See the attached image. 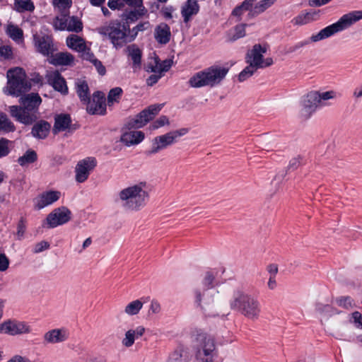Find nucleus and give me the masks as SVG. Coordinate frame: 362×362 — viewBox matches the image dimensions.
<instances>
[{"instance_id": "obj_1", "label": "nucleus", "mask_w": 362, "mask_h": 362, "mask_svg": "<svg viewBox=\"0 0 362 362\" xmlns=\"http://www.w3.org/2000/svg\"><path fill=\"white\" fill-rule=\"evenodd\" d=\"M361 19H362V11H354L344 14L336 23L325 27L317 33L313 34L310 37V40L297 42L291 48V52H295L296 50L308 45L310 41L316 42L327 39L337 33L349 28L354 23Z\"/></svg>"}, {"instance_id": "obj_2", "label": "nucleus", "mask_w": 362, "mask_h": 362, "mask_svg": "<svg viewBox=\"0 0 362 362\" xmlns=\"http://www.w3.org/2000/svg\"><path fill=\"white\" fill-rule=\"evenodd\" d=\"M147 188L145 182L129 185L118 192L117 202L126 210L139 211L149 199Z\"/></svg>"}, {"instance_id": "obj_3", "label": "nucleus", "mask_w": 362, "mask_h": 362, "mask_svg": "<svg viewBox=\"0 0 362 362\" xmlns=\"http://www.w3.org/2000/svg\"><path fill=\"white\" fill-rule=\"evenodd\" d=\"M20 106L12 105L10 108L11 115L17 121L25 124H30L37 117L38 107L42 99L37 93L25 95L19 99Z\"/></svg>"}, {"instance_id": "obj_4", "label": "nucleus", "mask_w": 362, "mask_h": 362, "mask_svg": "<svg viewBox=\"0 0 362 362\" xmlns=\"http://www.w3.org/2000/svg\"><path fill=\"white\" fill-rule=\"evenodd\" d=\"M340 95L335 90L327 91L311 90L305 95L301 100V115L305 119L309 118L319 107L329 105V100H334Z\"/></svg>"}, {"instance_id": "obj_5", "label": "nucleus", "mask_w": 362, "mask_h": 362, "mask_svg": "<svg viewBox=\"0 0 362 362\" xmlns=\"http://www.w3.org/2000/svg\"><path fill=\"white\" fill-rule=\"evenodd\" d=\"M267 49L259 44L255 45L246 54L245 61L248 65L240 73L238 80L243 82L252 76L259 69H264L273 64L272 58H263Z\"/></svg>"}, {"instance_id": "obj_6", "label": "nucleus", "mask_w": 362, "mask_h": 362, "mask_svg": "<svg viewBox=\"0 0 362 362\" xmlns=\"http://www.w3.org/2000/svg\"><path fill=\"white\" fill-rule=\"evenodd\" d=\"M228 72V69L227 68L211 66L196 73L190 78L189 83L193 88L213 87L219 84L226 77Z\"/></svg>"}, {"instance_id": "obj_7", "label": "nucleus", "mask_w": 362, "mask_h": 362, "mask_svg": "<svg viewBox=\"0 0 362 362\" xmlns=\"http://www.w3.org/2000/svg\"><path fill=\"white\" fill-rule=\"evenodd\" d=\"M98 32L102 36L107 37L116 49L121 48L127 42H132L129 40V25L118 21L110 22L107 25L98 28Z\"/></svg>"}, {"instance_id": "obj_8", "label": "nucleus", "mask_w": 362, "mask_h": 362, "mask_svg": "<svg viewBox=\"0 0 362 362\" xmlns=\"http://www.w3.org/2000/svg\"><path fill=\"white\" fill-rule=\"evenodd\" d=\"M192 348L197 362H214L216 344L211 336L204 332L197 333L193 337Z\"/></svg>"}, {"instance_id": "obj_9", "label": "nucleus", "mask_w": 362, "mask_h": 362, "mask_svg": "<svg viewBox=\"0 0 362 362\" xmlns=\"http://www.w3.org/2000/svg\"><path fill=\"white\" fill-rule=\"evenodd\" d=\"M8 83L5 93L8 95L18 97L28 92L31 87L27 81L23 69L16 67L7 71Z\"/></svg>"}, {"instance_id": "obj_10", "label": "nucleus", "mask_w": 362, "mask_h": 362, "mask_svg": "<svg viewBox=\"0 0 362 362\" xmlns=\"http://www.w3.org/2000/svg\"><path fill=\"white\" fill-rule=\"evenodd\" d=\"M218 293L216 289L206 288H196L194 291V303L200 308L204 314L209 317H215L218 315V313L214 310V304L215 298Z\"/></svg>"}, {"instance_id": "obj_11", "label": "nucleus", "mask_w": 362, "mask_h": 362, "mask_svg": "<svg viewBox=\"0 0 362 362\" xmlns=\"http://www.w3.org/2000/svg\"><path fill=\"white\" fill-rule=\"evenodd\" d=\"M163 105L161 104L150 105L139 112L134 118L129 119L122 129L131 130L143 127L160 111Z\"/></svg>"}, {"instance_id": "obj_12", "label": "nucleus", "mask_w": 362, "mask_h": 362, "mask_svg": "<svg viewBox=\"0 0 362 362\" xmlns=\"http://www.w3.org/2000/svg\"><path fill=\"white\" fill-rule=\"evenodd\" d=\"M62 13H64L60 16H57L53 21V26L56 30H66L76 33L82 30V23L77 17L66 15V11H62Z\"/></svg>"}, {"instance_id": "obj_13", "label": "nucleus", "mask_w": 362, "mask_h": 362, "mask_svg": "<svg viewBox=\"0 0 362 362\" xmlns=\"http://www.w3.org/2000/svg\"><path fill=\"white\" fill-rule=\"evenodd\" d=\"M31 327L26 322L15 320H8L0 324V333L11 336L28 334Z\"/></svg>"}, {"instance_id": "obj_14", "label": "nucleus", "mask_w": 362, "mask_h": 362, "mask_svg": "<svg viewBox=\"0 0 362 362\" xmlns=\"http://www.w3.org/2000/svg\"><path fill=\"white\" fill-rule=\"evenodd\" d=\"M71 218V211L65 206H61L54 209L46 218L48 227L53 228L69 222Z\"/></svg>"}, {"instance_id": "obj_15", "label": "nucleus", "mask_w": 362, "mask_h": 362, "mask_svg": "<svg viewBox=\"0 0 362 362\" xmlns=\"http://www.w3.org/2000/svg\"><path fill=\"white\" fill-rule=\"evenodd\" d=\"M96 165L97 160L94 157H87L79 160L75 168L76 181L79 183L84 182Z\"/></svg>"}, {"instance_id": "obj_16", "label": "nucleus", "mask_w": 362, "mask_h": 362, "mask_svg": "<svg viewBox=\"0 0 362 362\" xmlns=\"http://www.w3.org/2000/svg\"><path fill=\"white\" fill-rule=\"evenodd\" d=\"M86 110L91 115H104L106 114V99L105 94L101 91L93 93L92 98L86 103Z\"/></svg>"}, {"instance_id": "obj_17", "label": "nucleus", "mask_w": 362, "mask_h": 362, "mask_svg": "<svg viewBox=\"0 0 362 362\" xmlns=\"http://www.w3.org/2000/svg\"><path fill=\"white\" fill-rule=\"evenodd\" d=\"M33 40L37 51L44 56L52 55L55 51L53 39L50 35H35Z\"/></svg>"}, {"instance_id": "obj_18", "label": "nucleus", "mask_w": 362, "mask_h": 362, "mask_svg": "<svg viewBox=\"0 0 362 362\" xmlns=\"http://www.w3.org/2000/svg\"><path fill=\"white\" fill-rule=\"evenodd\" d=\"M175 143V141L170 132L156 136L152 140L151 149L147 151L148 155L156 154L160 151L168 148Z\"/></svg>"}, {"instance_id": "obj_19", "label": "nucleus", "mask_w": 362, "mask_h": 362, "mask_svg": "<svg viewBox=\"0 0 362 362\" xmlns=\"http://www.w3.org/2000/svg\"><path fill=\"white\" fill-rule=\"evenodd\" d=\"M238 312L249 319L256 320L261 312L259 303L257 299L250 295Z\"/></svg>"}, {"instance_id": "obj_20", "label": "nucleus", "mask_w": 362, "mask_h": 362, "mask_svg": "<svg viewBox=\"0 0 362 362\" xmlns=\"http://www.w3.org/2000/svg\"><path fill=\"white\" fill-rule=\"evenodd\" d=\"M46 79L48 84L53 88L63 95L68 93V88L65 79L58 71H49L46 74Z\"/></svg>"}, {"instance_id": "obj_21", "label": "nucleus", "mask_w": 362, "mask_h": 362, "mask_svg": "<svg viewBox=\"0 0 362 362\" xmlns=\"http://www.w3.org/2000/svg\"><path fill=\"white\" fill-rule=\"evenodd\" d=\"M69 332L64 329H53L47 332L43 337L44 341L47 344L62 343L68 339Z\"/></svg>"}, {"instance_id": "obj_22", "label": "nucleus", "mask_w": 362, "mask_h": 362, "mask_svg": "<svg viewBox=\"0 0 362 362\" xmlns=\"http://www.w3.org/2000/svg\"><path fill=\"white\" fill-rule=\"evenodd\" d=\"M61 193L59 191H47L42 193L35 199V207L42 209L45 206L52 204L60 197Z\"/></svg>"}, {"instance_id": "obj_23", "label": "nucleus", "mask_w": 362, "mask_h": 362, "mask_svg": "<svg viewBox=\"0 0 362 362\" xmlns=\"http://www.w3.org/2000/svg\"><path fill=\"white\" fill-rule=\"evenodd\" d=\"M199 11V5L198 0H187L181 7V15L183 21L187 23L193 16H196Z\"/></svg>"}, {"instance_id": "obj_24", "label": "nucleus", "mask_w": 362, "mask_h": 362, "mask_svg": "<svg viewBox=\"0 0 362 362\" xmlns=\"http://www.w3.org/2000/svg\"><path fill=\"white\" fill-rule=\"evenodd\" d=\"M146 329L144 326L139 325L134 329H128L122 340V344L126 348L132 347L135 340L141 337L145 333Z\"/></svg>"}, {"instance_id": "obj_25", "label": "nucleus", "mask_w": 362, "mask_h": 362, "mask_svg": "<svg viewBox=\"0 0 362 362\" xmlns=\"http://www.w3.org/2000/svg\"><path fill=\"white\" fill-rule=\"evenodd\" d=\"M250 296V295L245 292L242 288H234L231 298L229 300L230 308L238 311Z\"/></svg>"}, {"instance_id": "obj_26", "label": "nucleus", "mask_w": 362, "mask_h": 362, "mask_svg": "<svg viewBox=\"0 0 362 362\" xmlns=\"http://www.w3.org/2000/svg\"><path fill=\"white\" fill-rule=\"evenodd\" d=\"M170 28L168 24L161 23L156 27L154 37L158 43L162 45L168 43L170 40Z\"/></svg>"}, {"instance_id": "obj_27", "label": "nucleus", "mask_w": 362, "mask_h": 362, "mask_svg": "<svg viewBox=\"0 0 362 362\" xmlns=\"http://www.w3.org/2000/svg\"><path fill=\"white\" fill-rule=\"evenodd\" d=\"M144 139V134L141 131H129L122 133L120 141L127 146L136 145Z\"/></svg>"}, {"instance_id": "obj_28", "label": "nucleus", "mask_w": 362, "mask_h": 362, "mask_svg": "<svg viewBox=\"0 0 362 362\" xmlns=\"http://www.w3.org/2000/svg\"><path fill=\"white\" fill-rule=\"evenodd\" d=\"M71 123V119L68 114H60L55 117L54 124L53 127L54 134L63 132L67 129Z\"/></svg>"}, {"instance_id": "obj_29", "label": "nucleus", "mask_w": 362, "mask_h": 362, "mask_svg": "<svg viewBox=\"0 0 362 362\" xmlns=\"http://www.w3.org/2000/svg\"><path fill=\"white\" fill-rule=\"evenodd\" d=\"M66 45L78 52L83 51L86 46L84 39L77 35H71L66 38Z\"/></svg>"}, {"instance_id": "obj_30", "label": "nucleus", "mask_w": 362, "mask_h": 362, "mask_svg": "<svg viewBox=\"0 0 362 362\" xmlns=\"http://www.w3.org/2000/svg\"><path fill=\"white\" fill-rule=\"evenodd\" d=\"M5 32L6 35L17 43H21L23 40V31L18 25L8 23L6 25Z\"/></svg>"}, {"instance_id": "obj_31", "label": "nucleus", "mask_w": 362, "mask_h": 362, "mask_svg": "<svg viewBox=\"0 0 362 362\" xmlns=\"http://www.w3.org/2000/svg\"><path fill=\"white\" fill-rule=\"evenodd\" d=\"M49 129L50 124L45 121H41L33 126L32 134L37 139H45L48 135Z\"/></svg>"}, {"instance_id": "obj_32", "label": "nucleus", "mask_w": 362, "mask_h": 362, "mask_svg": "<svg viewBox=\"0 0 362 362\" xmlns=\"http://www.w3.org/2000/svg\"><path fill=\"white\" fill-rule=\"evenodd\" d=\"M75 84L78 96L86 104L90 98L88 83L84 80L78 79Z\"/></svg>"}, {"instance_id": "obj_33", "label": "nucleus", "mask_w": 362, "mask_h": 362, "mask_svg": "<svg viewBox=\"0 0 362 362\" xmlns=\"http://www.w3.org/2000/svg\"><path fill=\"white\" fill-rule=\"evenodd\" d=\"M74 57L69 52H59L54 54L52 63L55 65L69 66L74 63Z\"/></svg>"}, {"instance_id": "obj_34", "label": "nucleus", "mask_w": 362, "mask_h": 362, "mask_svg": "<svg viewBox=\"0 0 362 362\" xmlns=\"http://www.w3.org/2000/svg\"><path fill=\"white\" fill-rule=\"evenodd\" d=\"M128 56L132 59L134 69H140L141 63V51L135 45L127 47Z\"/></svg>"}, {"instance_id": "obj_35", "label": "nucleus", "mask_w": 362, "mask_h": 362, "mask_svg": "<svg viewBox=\"0 0 362 362\" xmlns=\"http://www.w3.org/2000/svg\"><path fill=\"white\" fill-rule=\"evenodd\" d=\"M147 10L144 6H142V8H134V10L125 12L122 17L127 21L125 24L128 25L129 23L134 22L140 17L145 16Z\"/></svg>"}, {"instance_id": "obj_36", "label": "nucleus", "mask_w": 362, "mask_h": 362, "mask_svg": "<svg viewBox=\"0 0 362 362\" xmlns=\"http://www.w3.org/2000/svg\"><path fill=\"white\" fill-rule=\"evenodd\" d=\"M187 353L183 346H178L169 356L168 362H187Z\"/></svg>"}, {"instance_id": "obj_37", "label": "nucleus", "mask_w": 362, "mask_h": 362, "mask_svg": "<svg viewBox=\"0 0 362 362\" xmlns=\"http://www.w3.org/2000/svg\"><path fill=\"white\" fill-rule=\"evenodd\" d=\"M144 303L140 299L134 300L124 307V313L129 316L136 315L139 313Z\"/></svg>"}, {"instance_id": "obj_38", "label": "nucleus", "mask_w": 362, "mask_h": 362, "mask_svg": "<svg viewBox=\"0 0 362 362\" xmlns=\"http://www.w3.org/2000/svg\"><path fill=\"white\" fill-rule=\"evenodd\" d=\"M275 1H276V0H261V1H259L252 8V15L257 16V15H259V14L263 13L267 8L271 7L275 3Z\"/></svg>"}, {"instance_id": "obj_39", "label": "nucleus", "mask_w": 362, "mask_h": 362, "mask_svg": "<svg viewBox=\"0 0 362 362\" xmlns=\"http://www.w3.org/2000/svg\"><path fill=\"white\" fill-rule=\"evenodd\" d=\"M37 153L33 150H28L22 156L18 158V163L21 166L30 164L36 161Z\"/></svg>"}, {"instance_id": "obj_40", "label": "nucleus", "mask_w": 362, "mask_h": 362, "mask_svg": "<svg viewBox=\"0 0 362 362\" xmlns=\"http://www.w3.org/2000/svg\"><path fill=\"white\" fill-rule=\"evenodd\" d=\"M15 130V127L7 115L0 112V132H11Z\"/></svg>"}, {"instance_id": "obj_41", "label": "nucleus", "mask_w": 362, "mask_h": 362, "mask_svg": "<svg viewBox=\"0 0 362 362\" xmlns=\"http://www.w3.org/2000/svg\"><path fill=\"white\" fill-rule=\"evenodd\" d=\"M123 93L122 89L120 87H115L112 88L107 95V105L112 106L115 103H118L122 94Z\"/></svg>"}, {"instance_id": "obj_42", "label": "nucleus", "mask_w": 362, "mask_h": 362, "mask_svg": "<svg viewBox=\"0 0 362 362\" xmlns=\"http://www.w3.org/2000/svg\"><path fill=\"white\" fill-rule=\"evenodd\" d=\"M335 302L339 307L347 310L352 309L355 305L353 299L350 296L338 297L336 298Z\"/></svg>"}, {"instance_id": "obj_43", "label": "nucleus", "mask_w": 362, "mask_h": 362, "mask_svg": "<svg viewBox=\"0 0 362 362\" xmlns=\"http://www.w3.org/2000/svg\"><path fill=\"white\" fill-rule=\"evenodd\" d=\"M216 277V273L213 271H208L205 273L204 276L202 279V284L204 286L203 288H209L211 289H214V281Z\"/></svg>"}, {"instance_id": "obj_44", "label": "nucleus", "mask_w": 362, "mask_h": 362, "mask_svg": "<svg viewBox=\"0 0 362 362\" xmlns=\"http://www.w3.org/2000/svg\"><path fill=\"white\" fill-rule=\"evenodd\" d=\"M150 28V23L148 21L139 23L136 26L133 28L131 31L132 34L130 35L129 40L133 41L139 31H144Z\"/></svg>"}, {"instance_id": "obj_45", "label": "nucleus", "mask_w": 362, "mask_h": 362, "mask_svg": "<svg viewBox=\"0 0 362 362\" xmlns=\"http://www.w3.org/2000/svg\"><path fill=\"white\" fill-rule=\"evenodd\" d=\"M16 4L21 11H32L35 8L31 0H16Z\"/></svg>"}, {"instance_id": "obj_46", "label": "nucleus", "mask_w": 362, "mask_h": 362, "mask_svg": "<svg viewBox=\"0 0 362 362\" xmlns=\"http://www.w3.org/2000/svg\"><path fill=\"white\" fill-rule=\"evenodd\" d=\"M9 143V140L4 138H0V158L8 155L10 152L8 146Z\"/></svg>"}, {"instance_id": "obj_47", "label": "nucleus", "mask_w": 362, "mask_h": 362, "mask_svg": "<svg viewBox=\"0 0 362 362\" xmlns=\"http://www.w3.org/2000/svg\"><path fill=\"white\" fill-rule=\"evenodd\" d=\"M53 5L62 11H66L71 5V0H52Z\"/></svg>"}, {"instance_id": "obj_48", "label": "nucleus", "mask_w": 362, "mask_h": 362, "mask_svg": "<svg viewBox=\"0 0 362 362\" xmlns=\"http://www.w3.org/2000/svg\"><path fill=\"white\" fill-rule=\"evenodd\" d=\"M245 24L238 25L234 28V34L232 37L233 40H236L245 35Z\"/></svg>"}, {"instance_id": "obj_49", "label": "nucleus", "mask_w": 362, "mask_h": 362, "mask_svg": "<svg viewBox=\"0 0 362 362\" xmlns=\"http://www.w3.org/2000/svg\"><path fill=\"white\" fill-rule=\"evenodd\" d=\"M108 7L112 10H122L125 6L124 0H109Z\"/></svg>"}, {"instance_id": "obj_50", "label": "nucleus", "mask_w": 362, "mask_h": 362, "mask_svg": "<svg viewBox=\"0 0 362 362\" xmlns=\"http://www.w3.org/2000/svg\"><path fill=\"white\" fill-rule=\"evenodd\" d=\"M169 124V119L166 116H161L158 119H157L152 124L151 128L153 129H158L161 127H163L165 124Z\"/></svg>"}, {"instance_id": "obj_51", "label": "nucleus", "mask_w": 362, "mask_h": 362, "mask_svg": "<svg viewBox=\"0 0 362 362\" xmlns=\"http://www.w3.org/2000/svg\"><path fill=\"white\" fill-rule=\"evenodd\" d=\"M79 53L81 54V57L83 59L90 61L92 63L93 62L94 59H96L93 53L91 52L90 47H88L87 45L86 46V48Z\"/></svg>"}, {"instance_id": "obj_52", "label": "nucleus", "mask_w": 362, "mask_h": 362, "mask_svg": "<svg viewBox=\"0 0 362 362\" xmlns=\"http://www.w3.org/2000/svg\"><path fill=\"white\" fill-rule=\"evenodd\" d=\"M49 247V244L48 242L42 240L37 243H36L33 248V252L37 254L42 252Z\"/></svg>"}, {"instance_id": "obj_53", "label": "nucleus", "mask_w": 362, "mask_h": 362, "mask_svg": "<svg viewBox=\"0 0 362 362\" xmlns=\"http://www.w3.org/2000/svg\"><path fill=\"white\" fill-rule=\"evenodd\" d=\"M310 16L308 13L301 14L296 16L293 20L295 25H305L309 23Z\"/></svg>"}, {"instance_id": "obj_54", "label": "nucleus", "mask_w": 362, "mask_h": 362, "mask_svg": "<svg viewBox=\"0 0 362 362\" xmlns=\"http://www.w3.org/2000/svg\"><path fill=\"white\" fill-rule=\"evenodd\" d=\"M174 11L175 8L172 6H164L160 10L162 16L167 20L173 18V13Z\"/></svg>"}, {"instance_id": "obj_55", "label": "nucleus", "mask_w": 362, "mask_h": 362, "mask_svg": "<svg viewBox=\"0 0 362 362\" xmlns=\"http://www.w3.org/2000/svg\"><path fill=\"white\" fill-rule=\"evenodd\" d=\"M25 223L23 219H21L18 223L16 235L18 240L23 238L25 232Z\"/></svg>"}, {"instance_id": "obj_56", "label": "nucleus", "mask_w": 362, "mask_h": 362, "mask_svg": "<svg viewBox=\"0 0 362 362\" xmlns=\"http://www.w3.org/2000/svg\"><path fill=\"white\" fill-rule=\"evenodd\" d=\"M9 266V259L5 254H0V272L6 271Z\"/></svg>"}, {"instance_id": "obj_57", "label": "nucleus", "mask_w": 362, "mask_h": 362, "mask_svg": "<svg viewBox=\"0 0 362 362\" xmlns=\"http://www.w3.org/2000/svg\"><path fill=\"white\" fill-rule=\"evenodd\" d=\"M12 55L11 48L8 46L0 47V57H3L4 59H8Z\"/></svg>"}, {"instance_id": "obj_58", "label": "nucleus", "mask_w": 362, "mask_h": 362, "mask_svg": "<svg viewBox=\"0 0 362 362\" xmlns=\"http://www.w3.org/2000/svg\"><path fill=\"white\" fill-rule=\"evenodd\" d=\"M125 5H128L134 8H139L144 6L143 0H124Z\"/></svg>"}, {"instance_id": "obj_59", "label": "nucleus", "mask_w": 362, "mask_h": 362, "mask_svg": "<svg viewBox=\"0 0 362 362\" xmlns=\"http://www.w3.org/2000/svg\"><path fill=\"white\" fill-rule=\"evenodd\" d=\"M149 310L153 314H158L161 310L160 304L156 300L151 302Z\"/></svg>"}, {"instance_id": "obj_60", "label": "nucleus", "mask_w": 362, "mask_h": 362, "mask_svg": "<svg viewBox=\"0 0 362 362\" xmlns=\"http://www.w3.org/2000/svg\"><path fill=\"white\" fill-rule=\"evenodd\" d=\"M93 64L95 66V67L96 68L98 72L100 75H102V76L105 75V74L106 72V69H105V67L103 65L102 62L100 60H98V59H94Z\"/></svg>"}, {"instance_id": "obj_61", "label": "nucleus", "mask_w": 362, "mask_h": 362, "mask_svg": "<svg viewBox=\"0 0 362 362\" xmlns=\"http://www.w3.org/2000/svg\"><path fill=\"white\" fill-rule=\"evenodd\" d=\"M162 74H154L151 75L146 80V83L148 86H152L156 84L158 81L161 78Z\"/></svg>"}, {"instance_id": "obj_62", "label": "nucleus", "mask_w": 362, "mask_h": 362, "mask_svg": "<svg viewBox=\"0 0 362 362\" xmlns=\"http://www.w3.org/2000/svg\"><path fill=\"white\" fill-rule=\"evenodd\" d=\"M255 0H245L240 5L244 11H250L252 13V8L254 7Z\"/></svg>"}, {"instance_id": "obj_63", "label": "nucleus", "mask_w": 362, "mask_h": 362, "mask_svg": "<svg viewBox=\"0 0 362 362\" xmlns=\"http://www.w3.org/2000/svg\"><path fill=\"white\" fill-rule=\"evenodd\" d=\"M300 165V161L298 158H292L288 165V170H294L297 169Z\"/></svg>"}, {"instance_id": "obj_64", "label": "nucleus", "mask_w": 362, "mask_h": 362, "mask_svg": "<svg viewBox=\"0 0 362 362\" xmlns=\"http://www.w3.org/2000/svg\"><path fill=\"white\" fill-rule=\"evenodd\" d=\"M8 362H33L30 360L28 358L23 357L21 356H14L12 357Z\"/></svg>"}]
</instances>
